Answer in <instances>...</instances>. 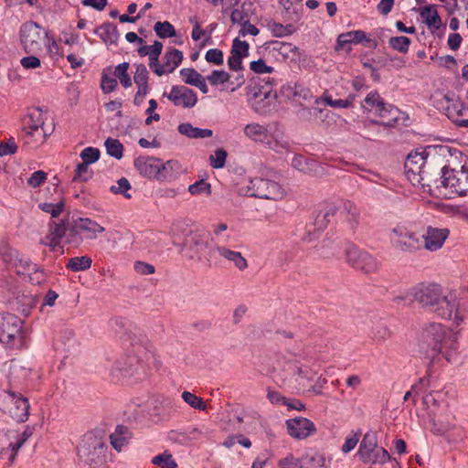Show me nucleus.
Masks as SVG:
<instances>
[{
	"mask_svg": "<svg viewBox=\"0 0 468 468\" xmlns=\"http://www.w3.org/2000/svg\"><path fill=\"white\" fill-rule=\"evenodd\" d=\"M412 295L422 307L428 308L438 316L452 320L456 325H460L464 320L463 314L458 309L455 295L440 284L421 283L413 288Z\"/></svg>",
	"mask_w": 468,
	"mask_h": 468,
	"instance_id": "1",
	"label": "nucleus"
},
{
	"mask_svg": "<svg viewBox=\"0 0 468 468\" xmlns=\"http://www.w3.org/2000/svg\"><path fill=\"white\" fill-rule=\"evenodd\" d=\"M23 324L24 322L14 314H0V342L11 348L22 347L27 337Z\"/></svg>",
	"mask_w": 468,
	"mask_h": 468,
	"instance_id": "2",
	"label": "nucleus"
},
{
	"mask_svg": "<svg viewBox=\"0 0 468 468\" xmlns=\"http://www.w3.org/2000/svg\"><path fill=\"white\" fill-rule=\"evenodd\" d=\"M0 410L16 422H24L29 416L27 399L11 388H0Z\"/></svg>",
	"mask_w": 468,
	"mask_h": 468,
	"instance_id": "3",
	"label": "nucleus"
},
{
	"mask_svg": "<svg viewBox=\"0 0 468 468\" xmlns=\"http://www.w3.org/2000/svg\"><path fill=\"white\" fill-rule=\"evenodd\" d=\"M44 122V116L39 109H34L24 117L22 132L27 145L33 148L45 142L47 133L43 127Z\"/></svg>",
	"mask_w": 468,
	"mask_h": 468,
	"instance_id": "4",
	"label": "nucleus"
},
{
	"mask_svg": "<svg viewBox=\"0 0 468 468\" xmlns=\"http://www.w3.org/2000/svg\"><path fill=\"white\" fill-rule=\"evenodd\" d=\"M435 188H450L452 193L460 196L468 194V162H465L460 169H449L443 167L440 178L434 180Z\"/></svg>",
	"mask_w": 468,
	"mask_h": 468,
	"instance_id": "5",
	"label": "nucleus"
},
{
	"mask_svg": "<svg viewBox=\"0 0 468 468\" xmlns=\"http://www.w3.org/2000/svg\"><path fill=\"white\" fill-rule=\"evenodd\" d=\"M108 447L102 439L92 432L86 433L78 447V456L89 464H100L105 461Z\"/></svg>",
	"mask_w": 468,
	"mask_h": 468,
	"instance_id": "6",
	"label": "nucleus"
},
{
	"mask_svg": "<svg viewBox=\"0 0 468 468\" xmlns=\"http://www.w3.org/2000/svg\"><path fill=\"white\" fill-rule=\"evenodd\" d=\"M390 242L392 246L402 252H415L422 249V237L404 225H397L391 229Z\"/></svg>",
	"mask_w": 468,
	"mask_h": 468,
	"instance_id": "7",
	"label": "nucleus"
},
{
	"mask_svg": "<svg viewBox=\"0 0 468 468\" xmlns=\"http://www.w3.org/2000/svg\"><path fill=\"white\" fill-rule=\"evenodd\" d=\"M243 193L249 197L271 200H280L285 195L284 189L280 184L261 177L250 179Z\"/></svg>",
	"mask_w": 468,
	"mask_h": 468,
	"instance_id": "8",
	"label": "nucleus"
},
{
	"mask_svg": "<svg viewBox=\"0 0 468 468\" xmlns=\"http://www.w3.org/2000/svg\"><path fill=\"white\" fill-rule=\"evenodd\" d=\"M449 335L454 333L441 324L431 323L422 331L420 348L431 356L447 340Z\"/></svg>",
	"mask_w": 468,
	"mask_h": 468,
	"instance_id": "9",
	"label": "nucleus"
},
{
	"mask_svg": "<svg viewBox=\"0 0 468 468\" xmlns=\"http://www.w3.org/2000/svg\"><path fill=\"white\" fill-rule=\"evenodd\" d=\"M359 458L366 463H384L390 459L384 448H378L377 436L373 432L364 435L358 449Z\"/></svg>",
	"mask_w": 468,
	"mask_h": 468,
	"instance_id": "10",
	"label": "nucleus"
},
{
	"mask_svg": "<svg viewBox=\"0 0 468 468\" xmlns=\"http://www.w3.org/2000/svg\"><path fill=\"white\" fill-rule=\"evenodd\" d=\"M147 356L144 348L139 346L138 354H129L115 361L113 364L111 374L112 378L119 379L120 378H126L133 376L143 368V363Z\"/></svg>",
	"mask_w": 468,
	"mask_h": 468,
	"instance_id": "11",
	"label": "nucleus"
},
{
	"mask_svg": "<svg viewBox=\"0 0 468 468\" xmlns=\"http://www.w3.org/2000/svg\"><path fill=\"white\" fill-rule=\"evenodd\" d=\"M43 35L48 37L42 27L36 22L29 21L20 28V39L27 53H38L42 50Z\"/></svg>",
	"mask_w": 468,
	"mask_h": 468,
	"instance_id": "12",
	"label": "nucleus"
},
{
	"mask_svg": "<svg viewBox=\"0 0 468 468\" xmlns=\"http://www.w3.org/2000/svg\"><path fill=\"white\" fill-rule=\"evenodd\" d=\"M346 259L350 266L364 273L376 272L380 265L372 255L354 246L346 250Z\"/></svg>",
	"mask_w": 468,
	"mask_h": 468,
	"instance_id": "13",
	"label": "nucleus"
},
{
	"mask_svg": "<svg viewBox=\"0 0 468 468\" xmlns=\"http://www.w3.org/2000/svg\"><path fill=\"white\" fill-rule=\"evenodd\" d=\"M166 97L175 107L182 109H191L197 103V92L185 85H175L171 87L169 92H165Z\"/></svg>",
	"mask_w": 468,
	"mask_h": 468,
	"instance_id": "14",
	"label": "nucleus"
},
{
	"mask_svg": "<svg viewBox=\"0 0 468 468\" xmlns=\"http://www.w3.org/2000/svg\"><path fill=\"white\" fill-rule=\"evenodd\" d=\"M285 426L289 436L298 441L305 440L317 431L314 421L304 417L286 420Z\"/></svg>",
	"mask_w": 468,
	"mask_h": 468,
	"instance_id": "15",
	"label": "nucleus"
},
{
	"mask_svg": "<svg viewBox=\"0 0 468 468\" xmlns=\"http://www.w3.org/2000/svg\"><path fill=\"white\" fill-rule=\"evenodd\" d=\"M426 165L427 160L424 156V153H410L406 159L405 169L408 175L419 176V179L417 180L418 183L421 184L423 186H427L431 187V183L426 182Z\"/></svg>",
	"mask_w": 468,
	"mask_h": 468,
	"instance_id": "16",
	"label": "nucleus"
},
{
	"mask_svg": "<svg viewBox=\"0 0 468 468\" xmlns=\"http://www.w3.org/2000/svg\"><path fill=\"white\" fill-rule=\"evenodd\" d=\"M250 45L247 41L236 37L232 41L230 56L228 58V66L233 71H242L244 58L249 56Z\"/></svg>",
	"mask_w": 468,
	"mask_h": 468,
	"instance_id": "17",
	"label": "nucleus"
},
{
	"mask_svg": "<svg viewBox=\"0 0 468 468\" xmlns=\"http://www.w3.org/2000/svg\"><path fill=\"white\" fill-rule=\"evenodd\" d=\"M420 236L422 237V249L436 251L443 246L449 236V229L428 227L426 232Z\"/></svg>",
	"mask_w": 468,
	"mask_h": 468,
	"instance_id": "18",
	"label": "nucleus"
},
{
	"mask_svg": "<svg viewBox=\"0 0 468 468\" xmlns=\"http://www.w3.org/2000/svg\"><path fill=\"white\" fill-rule=\"evenodd\" d=\"M460 346L456 335H449L447 340L430 357L434 359L437 356L442 357L450 364L461 362Z\"/></svg>",
	"mask_w": 468,
	"mask_h": 468,
	"instance_id": "19",
	"label": "nucleus"
},
{
	"mask_svg": "<svg viewBox=\"0 0 468 468\" xmlns=\"http://www.w3.org/2000/svg\"><path fill=\"white\" fill-rule=\"evenodd\" d=\"M359 218L360 211L353 202L340 199L339 220L346 223L349 229H354L359 223Z\"/></svg>",
	"mask_w": 468,
	"mask_h": 468,
	"instance_id": "20",
	"label": "nucleus"
},
{
	"mask_svg": "<svg viewBox=\"0 0 468 468\" xmlns=\"http://www.w3.org/2000/svg\"><path fill=\"white\" fill-rule=\"evenodd\" d=\"M446 113L459 127L468 128V106L461 101H453L446 107Z\"/></svg>",
	"mask_w": 468,
	"mask_h": 468,
	"instance_id": "21",
	"label": "nucleus"
},
{
	"mask_svg": "<svg viewBox=\"0 0 468 468\" xmlns=\"http://www.w3.org/2000/svg\"><path fill=\"white\" fill-rule=\"evenodd\" d=\"M159 159L140 155L134 160V166L139 174L147 178L157 179Z\"/></svg>",
	"mask_w": 468,
	"mask_h": 468,
	"instance_id": "22",
	"label": "nucleus"
},
{
	"mask_svg": "<svg viewBox=\"0 0 468 468\" xmlns=\"http://www.w3.org/2000/svg\"><path fill=\"white\" fill-rule=\"evenodd\" d=\"M68 226L64 221L49 223L48 234L42 243L50 247L53 250L60 246V240L67 235Z\"/></svg>",
	"mask_w": 468,
	"mask_h": 468,
	"instance_id": "23",
	"label": "nucleus"
},
{
	"mask_svg": "<svg viewBox=\"0 0 468 468\" xmlns=\"http://www.w3.org/2000/svg\"><path fill=\"white\" fill-rule=\"evenodd\" d=\"M182 60V51L174 48H169L163 57L162 69H157L156 75L160 77L174 72L175 69L181 64Z\"/></svg>",
	"mask_w": 468,
	"mask_h": 468,
	"instance_id": "24",
	"label": "nucleus"
},
{
	"mask_svg": "<svg viewBox=\"0 0 468 468\" xmlns=\"http://www.w3.org/2000/svg\"><path fill=\"white\" fill-rule=\"evenodd\" d=\"M211 251L217 252L220 257L231 262L239 271H244L248 268V261L239 251L232 250L218 244H217Z\"/></svg>",
	"mask_w": 468,
	"mask_h": 468,
	"instance_id": "25",
	"label": "nucleus"
},
{
	"mask_svg": "<svg viewBox=\"0 0 468 468\" xmlns=\"http://www.w3.org/2000/svg\"><path fill=\"white\" fill-rule=\"evenodd\" d=\"M182 173V165L176 160H168L161 164L159 162L157 179L162 182H171L176 180Z\"/></svg>",
	"mask_w": 468,
	"mask_h": 468,
	"instance_id": "26",
	"label": "nucleus"
},
{
	"mask_svg": "<svg viewBox=\"0 0 468 468\" xmlns=\"http://www.w3.org/2000/svg\"><path fill=\"white\" fill-rule=\"evenodd\" d=\"M297 361L281 357L277 360L273 370L279 381L284 383L296 376Z\"/></svg>",
	"mask_w": 468,
	"mask_h": 468,
	"instance_id": "27",
	"label": "nucleus"
},
{
	"mask_svg": "<svg viewBox=\"0 0 468 468\" xmlns=\"http://www.w3.org/2000/svg\"><path fill=\"white\" fill-rule=\"evenodd\" d=\"M179 74L182 80L187 84L199 89L203 94L208 92V87L206 83V79L193 68L181 69Z\"/></svg>",
	"mask_w": 468,
	"mask_h": 468,
	"instance_id": "28",
	"label": "nucleus"
},
{
	"mask_svg": "<svg viewBox=\"0 0 468 468\" xmlns=\"http://www.w3.org/2000/svg\"><path fill=\"white\" fill-rule=\"evenodd\" d=\"M273 84V79L269 77L259 79V83L250 88V94L253 98H259L261 101L275 97L276 93L272 90Z\"/></svg>",
	"mask_w": 468,
	"mask_h": 468,
	"instance_id": "29",
	"label": "nucleus"
},
{
	"mask_svg": "<svg viewBox=\"0 0 468 468\" xmlns=\"http://www.w3.org/2000/svg\"><path fill=\"white\" fill-rule=\"evenodd\" d=\"M370 41L371 39L368 38L366 32L362 30L348 31L338 36L336 48L343 49L350 44H360Z\"/></svg>",
	"mask_w": 468,
	"mask_h": 468,
	"instance_id": "30",
	"label": "nucleus"
},
{
	"mask_svg": "<svg viewBox=\"0 0 468 468\" xmlns=\"http://www.w3.org/2000/svg\"><path fill=\"white\" fill-rule=\"evenodd\" d=\"M132 437L129 429L123 425H118L115 431L110 435V441L114 450L121 452Z\"/></svg>",
	"mask_w": 468,
	"mask_h": 468,
	"instance_id": "31",
	"label": "nucleus"
},
{
	"mask_svg": "<svg viewBox=\"0 0 468 468\" xmlns=\"http://www.w3.org/2000/svg\"><path fill=\"white\" fill-rule=\"evenodd\" d=\"M376 114L383 119H388L386 122H377L386 127L393 126L399 119V109L391 104L383 102L377 110Z\"/></svg>",
	"mask_w": 468,
	"mask_h": 468,
	"instance_id": "32",
	"label": "nucleus"
},
{
	"mask_svg": "<svg viewBox=\"0 0 468 468\" xmlns=\"http://www.w3.org/2000/svg\"><path fill=\"white\" fill-rule=\"evenodd\" d=\"M340 212V199L328 204L324 210L321 212L316 218V224L320 228L325 227L331 220L338 219V214Z\"/></svg>",
	"mask_w": 468,
	"mask_h": 468,
	"instance_id": "33",
	"label": "nucleus"
},
{
	"mask_svg": "<svg viewBox=\"0 0 468 468\" xmlns=\"http://www.w3.org/2000/svg\"><path fill=\"white\" fill-rule=\"evenodd\" d=\"M178 132L182 135H185L191 139H201L208 138L213 135V131L210 129H201L194 127L189 122L181 123L178 125Z\"/></svg>",
	"mask_w": 468,
	"mask_h": 468,
	"instance_id": "34",
	"label": "nucleus"
},
{
	"mask_svg": "<svg viewBox=\"0 0 468 468\" xmlns=\"http://www.w3.org/2000/svg\"><path fill=\"white\" fill-rule=\"evenodd\" d=\"M77 228L80 231L87 232L86 238L90 239H96L98 234L102 233L105 230L102 226L88 218H80L77 223Z\"/></svg>",
	"mask_w": 468,
	"mask_h": 468,
	"instance_id": "35",
	"label": "nucleus"
},
{
	"mask_svg": "<svg viewBox=\"0 0 468 468\" xmlns=\"http://www.w3.org/2000/svg\"><path fill=\"white\" fill-rule=\"evenodd\" d=\"M30 370L17 361H12L9 367L8 378L10 384L18 385L27 378Z\"/></svg>",
	"mask_w": 468,
	"mask_h": 468,
	"instance_id": "36",
	"label": "nucleus"
},
{
	"mask_svg": "<svg viewBox=\"0 0 468 468\" xmlns=\"http://www.w3.org/2000/svg\"><path fill=\"white\" fill-rule=\"evenodd\" d=\"M252 3L251 2H244L240 6L235 8L231 15L230 20L233 24L241 25L245 22L251 21L250 12H251Z\"/></svg>",
	"mask_w": 468,
	"mask_h": 468,
	"instance_id": "37",
	"label": "nucleus"
},
{
	"mask_svg": "<svg viewBox=\"0 0 468 468\" xmlns=\"http://www.w3.org/2000/svg\"><path fill=\"white\" fill-rule=\"evenodd\" d=\"M96 33L106 44H116L120 36L117 27L110 23L101 25Z\"/></svg>",
	"mask_w": 468,
	"mask_h": 468,
	"instance_id": "38",
	"label": "nucleus"
},
{
	"mask_svg": "<svg viewBox=\"0 0 468 468\" xmlns=\"http://www.w3.org/2000/svg\"><path fill=\"white\" fill-rule=\"evenodd\" d=\"M301 458L302 468H320L325 466V457L320 452H306Z\"/></svg>",
	"mask_w": 468,
	"mask_h": 468,
	"instance_id": "39",
	"label": "nucleus"
},
{
	"mask_svg": "<svg viewBox=\"0 0 468 468\" xmlns=\"http://www.w3.org/2000/svg\"><path fill=\"white\" fill-rule=\"evenodd\" d=\"M148 70L144 64L136 65V70L133 76L134 83L140 90V94L148 92Z\"/></svg>",
	"mask_w": 468,
	"mask_h": 468,
	"instance_id": "40",
	"label": "nucleus"
},
{
	"mask_svg": "<svg viewBox=\"0 0 468 468\" xmlns=\"http://www.w3.org/2000/svg\"><path fill=\"white\" fill-rule=\"evenodd\" d=\"M420 16L429 27L438 29L441 26V20L438 12L431 6H424L420 10Z\"/></svg>",
	"mask_w": 468,
	"mask_h": 468,
	"instance_id": "41",
	"label": "nucleus"
},
{
	"mask_svg": "<svg viewBox=\"0 0 468 468\" xmlns=\"http://www.w3.org/2000/svg\"><path fill=\"white\" fill-rule=\"evenodd\" d=\"M92 260L89 256H80L70 258L66 265L67 269L78 272L90 268Z\"/></svg>",
	"mask_w": 468,
	"mask_h": 468,
	"instance_id": "42",
	"label": "nucleus"
},
{
	"mask_svg": "<svg viewBox=\"0 0 468 468\" xmlns=\"http://www.w3.org/2000/svg\"><path fill=\"white\" fill-rule=\"evenodd\" d=\"M244 133L253 141L262 142L267 136V130L263 125L259 123H250L245 126Z\"/></svg>",
	"mask_w": 468,
	"mask_h": 468,
	"instance_id": "43",
	"label": "nucleus"
},
{
	"mask_svg": "<svg viewBox=\"0 0 468 468\" xmlns=\"http://www.w3.org/2000/svg\"><path fill=\"white\" fill-rule=\"evenodd\" d=\"M30 435H31V432H29L27 431H23L19 435V438L16 442H11L9 444L8 448H1L0 456L3 457V455H5L8 452L9 448H10L12 453H11L9 459L11 462H13L16 452L24 445V443L27 441V439L30 437Z\"/></svg>",
	"mask_w": 468,
	"mask_h": 468,
	"instance_id": "44",
	"label": "nucleus"
},
{
	"mask_svg": "<svg viewBox=\"0 0 468 468\" xmlns=\"http://www.w3.org/2000/svg\"><path fill=\"white\" fill-rule=\"evenodd\" d=\"M384 102L382 98L379 96V94L376 91L369 92L367 97L364 100V102L362 103V108L366 112L375 113L377 112V110L381 106V104Z\"/></svg>",
	"mask_w": 468,
	"mask_h": 468,
	"instance_id": "45",
	"label": "nucleus"
},
{
	"mask_svg": "<svg viewBox=\"0 0 468 468\" xmlns=\"http://www.w3.org/2000/svg\"><path fill=\"white\" fill-rule=\"evenodd\" d=\"M356 99L355 94H349L346 99L342 100H334L330 95H324L323 97L324 102L332 107V108H338V109H347L350 108Z\"/></svg>",
	"mask_w": 468,
	"mask_h": 468,
	"instance_id": "46",
	"label": "nucleus"
},
{
	"mask_svg": "<svg viewBox=\"0 0 468 468\" xmlns=\"http://www.w3.org/2000/svg\"><path fill=\"white\" fill-rule=\"evenodd\" d=\"M16 271L17 274L27 275L34 271L36 274L38 272V267L37 264L33 263L27 258H20L17 259L16 263Z\"/></svg>",
	"mask_w": 468,
	"mask_h": 468,
	"instance_id": "47",
	"label": "nucleus"
},
{
	"mask_svg": "<svg viewBox=\"0 0 468 468\" xmlns=\"http://www.w3.org/2000/svg\"><path fill=\"white\" fill-rule=\"evenodd\" d=\"M154 30L160 38L172 37L176 35L174 26L168 21L156 22Z\"/></svg>",
	"mask_w": 468,
	"mask_h": 468,
	"instance_id": "48",
	"label": "nucleus"
},
{
	"mask_svg": "<svg viewBox=\"0 0 468 468\" xmlns=\"http://www.w3.org/2000/svg\"><path fill=\"white\" fill-rule=\"evenodd\" d=\"M152 463L161 468H176L177 464L173 459V456L168 452H164L161 454L154 456L152 459Z\"/></svg>",
	"mask_w": 468,
	"mask_h": 468,
	"instance_id": "49",
	"label": "nucleus"
},
{
	"mask_svg": "<svg viewBox=\"0 0 468 468\" xmlns=\"http://www.w3.org/2000/svg\"><path fill=\"white\" fill-rule=\"evenodd\" d=\"M38 207L43 212L50 214L52 218H57L64 211L65 203L62 200L57 203L43 202L38 204Z\"/></svg>",
	"mask_w": 468,
	"mask_h": 468,
	"instance_id": "50",
	"label": "nucleus"
},
{
	"mask_svg": "<svg viewBox=\"0 0 468 468\" xmlns=\"http://www.w3.org/2000/svg\"><path fill=\"white\" fill-rule=\"evenodd\" d=\"M206 80L212 86L225 85L229 80V73L225 70H213L206 78Z\"/></svg>",
	"mask_w": 468,
	"mask_h": 468,
	"instance_id": "51",
	"label": "nucleus"
},
{
	"mask_svg": "<svg viewBox=\"0 0 468 468\" xmlns=\"http://www.w3.org/2000/svg\"><path fill=\"white\" fill-rule=\"evenodd\" d=\"M268 27L272 35L278 37H287L294 32V27L292 25L284 26L277 22L269 23Z\"/></svg>",
	"mask_w": 468,
	"mask_h": 468,
	"instance_id": "52",
	"label": "nucleus"
},
{
	"mask_svg": "<svg viewBox=\"0 0 468 468\" xmlns=\"http://www.w3.org/2000/svg\"><path fill=\"white\" fill-rule=\"evenodd\" d=\"M129 63L122 62L115 67L114 75L120 80V82L124 88L132 86V80L128 74Z\"/></svg>",
	"mask_w": 468,
	"mask_h": 468,
	"instance_id": "53",
	"label": "nucleus"
},
{
	"mask_svg": "<svg viewBox=\"0 0 468 468\" xmlns=\"http://www.w3.org/2000/svg\"><path fill=\"white\" fill-rule=\"evenodd\" d=\"M104 144L108 154L115 157L116 159H121L122 157L123 146L119 140L108 138Z\"/></svg>",
	"mask_w": 468,
	"mask_h": 468,
	"instance_id": "54",
	"label": "nucleus"
},
{
	"mask_svg": "<svg viewBox=\"0 0 468 468\" xmlns=\"http://www.w3.org/2000/svg\"><path fill=\"white\" fill-rule=\"evenodd\" d=\"M182 399L186 404H188L190 407H192L196 410H207V404L204 402L202 398L197 397L189 391H184L182 393Z\"/></svg>",
	"mask_w": 468,
	"mask_h": 468,
	"instance_id": "55",
	"label": "nucleus"
},
{
	"mask_svg": "<svg viewBox=\"0 0 468 468\" xmlns=\"http://www.w3.org/2000/svg\"><path fill=\"white\" fill-rule=\"evenodd\" d=\"M410 44V39L407 37H392L388 39V45L400 53H407Z\"/></svg>",
	"mask_w": 468,
	"mask_h": 468,
	"instance_id": "56",
	"label": "nucleus"
},
{
	"mask_svg": "<svg viewBox=\"0 0 468 468\" xmlns=\"http://www.w3.org/2000/svg\"><path fill=\"white\" fill-rule=\"evenodd\" d=\"M130 189L131 184L125 177L120 178L116 185L110 187L112 193L122 195L127 199L132 197V195L128 192Z\"/></svg>",
	"mask_w": 468,
	"mask_h": 468,
	"instance_id": "57",
	"label": "nucleus"
},
{
	"mask_svg": "<svg viewBox=\"0 0 468 468\" xmlns=\"http://www.w3.org/2000/svg\"><path fill=\"white\" fill-rule=\"evenodd\" d=\"M186 244L189 246L190 250H194L196 253H199L207 248V240L200 234H193L186 240Z\"/></svg>",
	"mask_w": 468,
	"mask_h": 468,
	"instance_id": "58",
	"label": "nucleus"
},
{
	"mask_svg": "<svg viewBox=\"0 0 468 468\" xmlns=\"http://www.w3.org/2000/svg\"><path fill=\"white\" fill-rule=\"evenodd\" d=\"M391 336V332L385 324H378L372 329L371 337L378 343H382Z\"/></svg>",
	"mask_w": 468,
	"mask_h": 468,
	"instance_id": "59",
	"label": "nucleus"
},
{
	"mask_svg": "<svg viewBox=\"0 0 468 468\" xmlns=\"http://www.w3.org/2000/svg\"><path fill=\"white\" fill-rule=\"evenodd\" d=\"M237 75L231 78L229 75V80L226 83V87L224 90L229 92H235L238 90L244 83L245 78L241 71H236Z\"/></svg>",
	"mask_w": 468,
	"mask_h": 468,
	"instance_id": "60",
	"label": "nucleus"
},
{
	"mask_svg": "<svg viewBox=\"0 0 468 468\" xmlns=\"http://www.w3.org/2000/svg\"><path fill=\"white\" fill-rule=\"evenodd\" d=\"M100 150L93 147H86L80 153V158L82 159V163L88 165H91L97 162L100 158Z\"/></svg>",
	"mask_w": 468,
	"mask_h": 468,
	"instance_id": "61",
	"label": "nucleus"
},
{
	"mask_svg": "<svg viewBox=\"0 0 468 468\" xmlns=\"http://www.w3.org/2000/svg\"><path fill=\"white\" fill-rule=\"evenodd\" d=\"M92 176V172L89 169V165L85 163L79 164L75 170L74 181L86 182Z\"/></svg>",
	"mask_w": 468,
	"mask_h": 468,
	"instance_id": "62",
	"label": "nucleus"
},
{
	"mask_svg": "<svg viewBox=\"0 0 468 468\" xmlns=\"http://www.w3.org/2000/svg\"><path fill=\"white\" fill-rule=\"evenodd\" d=\"M227 158V152L223 149H218L214 154L209 156L210 165L213 168L218 169L225 165Z\"/></svg>",
	"mask_w": 468,
	"mask_h": 468,
	"instance_id": "63",
	"label": "nucleus"
},
{
	"mask_svg": "<svg viewBox=\"0 0 468 468\" xmlns=\"http://www.w3.org/2000/svg\"><path fill=\"white\" fill-rule=\"evenodd\" d=\"M279 468H302V458H296L292 453L279 460Z\"/></svg>",
	"mask_w": 468,
	"mask_h": 468,
	"instance_id": "64",
	"label": "nucleus"
}]
</instances>
